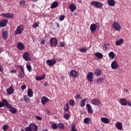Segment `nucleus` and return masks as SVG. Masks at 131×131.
<instances>
[{"label":"nucleus","instance_id":"obj_1","mask_svg":"<svg viewBox=\"0 0 131 131\" xmlns=\"http://www.w3.org/2000/svg\"><path fill=\"white\" fill-rule=\"evenodd\" d=\"M24 30V26L21 25L18 26L15 31V34L17 35V34H21Z\"/></svg>","mask_w":131,"mask_h":131},{"label":"nucleus","instance_id":"obj_2","mask_svg":"<svg viewBox=\"0 0 131 131\" xmlns=\"http://www.w3.org/2000/svg\"><path fill=\"white\" fill-rule=\"evenodd\" d=\"M113 27L117 31H120L121 30V26H120V24L118 22H115L113 24Z\"/></svg>","mask_w":131,"mask_h":131},{"label":"nucleus","instance_id":"obj_3","mask_svg":"<svg viewBox=\"0 0 131 131\" xmlns=\"http://www.w3.org/2000/svg\"><path fill=\"white\" fill-rule=\"evenodd\" d=\"M57 45H58V40H57V38L52 37L50 39L51 47H56Z\"/></svg>","mask_w":131,"mask_h":131},{"label":"nucleus","instance_id":"obj_4","mask_svg":"<svg viewBox=\"0 0 131 131\" xmlns=\"http://www.w3.org/2000/svg\"><path fill=\"white\" fill-rule=\"evenodd\" d=\"M56 61L55 59H52L51 60L48 59L46 61V63L47 64V65L50 67L54 66V65L56 64Z\"/></svg>","mask_w":131,"mask_h":131},{"label":"nucleus","instance_id":"obj_5","mask_svg":"<svg viewBox=\"0 0 131 131\" xmlns=\"http://www.w3.org/2000/svg\"><path fill=\"white\" fill-rule=\"evenodd\" d=\"M94 78V73L90 72L88 73L87 75V79L90 82H93V79Z\"/></svg>","mask_w":131,"mask_h":131},{"label":"nucleus","instance_id":"obj_6","mask_svg":"<svg viewBox=\"0 0 131 131\" xmlns=\"http://www.w3.org/2000/svg\"><path fill=\"white\" fill-rule=\"evenodd\" d=\"M23 57L25 61H31V59H30V54H29L28 52L24 53Z\"/></svg>","mask_w":131,"mask_h":131},{"label":"nucleus","instance_id":"obj_7","mask_svg":"<svg viewBox=\"0 0 131 131\" xmlns=\"http://www.w3.org/2000/svg\"><path fill=\"white\" fill-rule=\"evenodd\" d=\"M91 5L95 6V8H101V7H103V4L99 2L93 1L91 2Z\"/></svg>","mask_w":131,"mask_h":131},{"label":"nucleus","instance_id":"obj_8","mask_svg":"<svg viewBox=\"0 0 131 131\" xmlns=\"http://www.w3.org/2000/svg\"><path fill=\"white\" fill-rule=\"evenodd\" d=\"M9 21L7 19H4L0 20V27H6L8 25Z\"/></svg>","mask_w":131,"mask_h":131},{"label":"nucleus","instance_id":"obj_9","mask_svg":"<svg viewBox=\"0 0 131 131\" xmlns=\"http://www.w3.org/2000/svg\"><path fill=\"white\" fill-rule=\"evenodd\" d=\"M91 103L93 104V105H95L96 106H99V105L101 104V101L100 100L95 98L91 100Z\"/></svg>","mask_w":131,"mask_h":131},{"label":"nucleus","instance_id":"obj_10","mask_svg":"<svg viewBox=\"0 0 131 131\" xmlns=\"http://www.w3.org/2000/svg\"><path fill=\"white\" fill-rule=\"evenodd\" d=\"M17 48L19 51H23L25 49V46L21 42H19L17 44Z\"/></svg>","mask_w":131,"mask_h":131},{"label":"nucleus","instance_id":"obj_11","mask_svg":"<svg viewBox=\"0 0 131 131\" xmlns=\"http://www.w3.org/2000/svg\"><path fill=\"white\" fill-rule=\"evenodd\" d=\"M118 67H119V66H118V63H117V62L116 60H114L111 64V68L112 69H118Z\"/></svg>","mask_w":131,"mask_h":131},{"label":"nucleus","instance_id":"obj_12","mask_svg":"<svg viewBox=\"0 0 131 131\" xmlns=\"http://www.w3.org/2000/svg\"><path fill=\"white\" fill-rule=\"evenodd\" d=\"M70 75H71L72 77L76 78V77H77V76H78V73L76 71L73 70L70 71Z\"/></svg>","mask_w":131,"mask_h":131},{"label":"nucleus","instance_id":"obj_13","mask_svg":"<svg viewBox=\"0 0 131 131\" xmlns=\"http://www.w3.org/2000/svg\"><path fill=\"white\" fill-rule=\"evenodd\" d=\"M2 16L5 17L6 18H10V19H13V18H14V15L10 13H2Z\"/></svg>","mask_w":131,"mask_h":131},{"label":"nucleus","instance_id":"obj_14","mask_svg":"<svg viewBox=\"0 0 131 131\" xmlns=\"http://www.w3.org/2000/svg\"><path fill=\"white\" fill-rule=\"evenodd\" d=\"M97 28H98V27L97 26V25L95 24H93L90 26V30L91 32H95L96 30H97Z\"/></svg>","mask_w":131,"mask_h":131},{"label":"nucleus","instance_id":"obj_15","mask_svg":"<svg viewBox=\"0 0 131 131\" xmlns=\"http://www.w3.org/2000/svg\"><path fill=\"white\" fill-rule=\"evenodd\" d=\"M127 100L125 98H121L120 100V103L122 106H126L127 105Z\"/></svg>","mask_w":131,"mask_h":131},{"label":"nucleus","instance_id":"obj_16","mask_svg":"<svg viewBox=\"0 0 131 131\" xmlns=\"http://www.w3.org/2000/svg\"><path fill=\"white\" fill-rule=\"evenodd\" d=\"M29 126L31 127V129L33 130V131H37V129H38V127L37 125L33 123L30 124Z\"/></svg>","mask_w":131,"mask_h":131},{"label":"nucleus","instance_id":"obj_17","mask_svg":"<svg viewBox=\"0 0 131 131\" xmlns=\"http://www.w3.org/2000/svg\"><path fill=\"white\" fill-rule=\"evenodd\" d=\"M116 127H117L119 130H122V123L117 122L116 123Z\"/></svg>","mask_w":131,"mask_h":131},{"label":"nucleus","instance_id":"obj_18","mask_svg":"<svg viewBox=\"0 0 131 131\" xmlns=\"http://www.w3.org/2000/svg\"><path fill=\"white\" fill-rule=\"evenodd\" d=\"M50 100L47 97H42L41 98V103L42 105H46Z\"/></svg>","mask_w":131,"mask_h":131},{"label":"nucleus","instance_id":"obj_19","mask_svg":"<svg viewBox=\"0 0 131 131\" xmlns=\"http://www.w3.org/2000/svg\"><path fill=\"white\" fill-rule=\"evenodd\" d=\"M86 107L88 108V113H90V114H93V113H94V111H93V109L92 108V106L87 104Z\"/></svg>","mask_w":131,"mask_h":131},{"label":"nucleus","instance_id":"obj_20","mask_svg":"<svg viewBox=\"0 0 131 131\" xmlns=\"http://www.w3.org/2000/svg\"><path fill=\"white\" fill-rule=\"evenodd\" d=\"M69 8L71 10V12H74L76 10V6H75L74 4L72 3L69 5Z\"/></svg>","mask_w":131,"mask_h":131},{"label":"nucleus","instance_id":"obj_21","mask_svg":"<svg viewBox=\"0 0 131 131\" xmlns=\"http://www.w3.org/2000/svg\"><path fill=\"white\" fill-rule=\"evenodd\" d=\"M7 92L8 95H12L15 92V90L12 86H11L9 89H7Z\"/></svg>","mask_w":131,"mask_h":131},{"label":"nucleus","instance_id":"obj_22","mask_svg":"<svg viewBox=\"0 0 131 131\" xmlns=\"http://www.w3.org/2000/svg\"><path fill=\"white\" fill-rule=\"evenodd\" d=\"M107 4L110 7H114L115 6V1L114 0H107Z\"/></svg>","mask_w":131,"mask_h":131},{"label":"nucleus","instance_id":"obj_23","mask_svg":"<svg viewBox=\"0 0 131 131\" xmlns=\"http://www.w3.org/2000/svg\"><path fill=\"white\" fill-rule=\"evenodd\" d=\"M27 95L28 97H30V98H32V97H33V91H32V89H28L27 92Z\"/></svg>","mask_w":131,"mask_h":131},{"label":"nucleus","instance_id":"obj_24","mask_svg":"<svg viewBox=\"0 0 131 131\" xmlns=\"http://www.w3.org/2000/svg\"><path fill=\"white\" fill-rule=\"evenodd\" d=\"M101 121H102V122H103V123H109V119H108V118H105V117H102L101 118Z\"/></svg>","mask_w":131,"mask_h":131},{"label":"nucleus","instance_id":"obj_25","mask_svg":"<svg viewBox=\"0 0 131 131\" xmlns=\"http://www.w3.org/2000/svg\"><path fill=\"white\" fill-rule=\"evenodd\" d=\"M95 56L98 59H102L103 58V54L100 52L95 53Z\"/></svg>","mask_w":131,"mask_h":131},{"label":"nucleus","instance_id":"obj_26","mask_svg":"<svg viewBox=\"0 0 131 131\" xmlns=\"http://www.w3.org/2000/svg\"><path fill=\"white\" fill-rule=\"evenodd\" d=\"M58 6H59V4H58V2H54L51 4V9H55V8H57Z\"/></svg>","mask_w":131,"mask_h":131},{"label":"nucleus","instance_id":"obj_27","mask_svg":"<svg viewBox=\"0 0 131 131\" xmlns=\"http://www.w3.org/2000/svg\"><path fill=\"white\" fill-rule=\"evenodd\" d=\"M63 110L64 112H69V105L66 103L63 106Z\"/></svg>","mask_w":131,"mask_h":131},{"label":"nucleus","instance_id":"obj_28","mask_svg":"<svg viewBox=\"0 0 131 131\" xmlns=\"http://www.w3.org/2000/svg\"><path fill=\"white\" fill-rule=\"evenodd\" d=\"M95 74L97 75V76H100L101 74H102V71L100 69H97L95 70Z\"/></svg>","mask_w":131,"mask_h":131},{"label":"nucleus","instance_id":"obj_29","mask_svg":"<svg viewBox=\"0 0 131 131\" xmlns=\"http://www.w3.org/2000/svg\"><path fill=\"white\" fill-rule=\"evenodd\" d=\"M86 101H88V99H86V98H84L83 100L81 101L80 106L81 107H84V106H85V102H86Z\"/></svg>","mask_w":131,"mask_h":131},{"label":"nucleus","instance_id":"obj_30","mask_svg":"<svg viewBox=\"0 0 131 131\" xmlns=\"http://www.w3.org/2000/svg\"><path fill=\"white\" fill-rule=\"evenodd\" d=\"M124 41L123 39H121L119 40H117L116 42V46H120V45L122 44V42Z\"/></svg>","mask_w":131,"mask_h":131},{"label":"nucleus","instance_id":"obj_31","mask_svg":"<svg viewBox=\"0 0 131 131\" xmlns=\"http://www.w3.org/2000/svg\"><path fill=\"white\" fill-rule=\"evenodd\" d=\"M65 126L62 123H59L57 124V128H59V129H64Z\"/></svg>","mask_w":131,"mask_h":131},{"label":"nucleus","instance_id":"obj_32","mask_svg":"<svg viewBox=\"0 0 131 131\" xmlns=\"http://www.w3.org/2000/svg\"><path fill=\"white\" fill-rule=\"evenodd\" d=\"M8 32L7 31H5L3 33V38H4L5 39H7L8 38Z\"/></svg>","mask_w":131,"mask_h":131},{"label":"nucleus","instance_id":"obj_33","mask_svg":"<svg viewBox=\"0 0 131 131\" xmlns=\"http://www.w3.org/2000/svg\"><path fill=\"white\" fill-rule=\"evenodd\" d=\"M108 57H110L112 59H114L115 57V53L113 52H111L108 53Z\"/></svg>","mask_w":131,"mask_h":131},{"label":"nucleus","instance_id":"obj_34","mask_svg":"<svg viewBox=\"0 0 131 131\" xmlns=\"http://www.w3.org/2000/svg\"><path fill=\"white\" fill-rule=\"evenodd\" d=\"M46 77V76H37L35 77L36 80H42V79H44Z\"/></svg>","mask_w":131,"mask_h":131},{"label":"nucleus","instance_id":"obj_35","mask_svg":"<svg viewBox=\"0 0 131 131\" xmlns=\"http://www.w3.org/2000/svg\"><path fill=\"white\" fill-rule=\"evenodd\" d=\"M10 112H11V113H13V114H15V113L17 112V110L12 106L10 109Z\"/></svg>","mask_w":131,"mask_h":131},{"label":"nucleus","instance_id":"obj_36","mask_svg":"<svg viewBox=\"0 0 131 131\" xmlns=\"http://www.w3.org/2000/svg\"><path fill=\"white\" fill-rule=\"evenodd\" d=\"M24 101H25V102L26 103H28L29 102V101H30V98H28L27 97V95H25L24 96Z\"/></svg>","mask_w":131,"mask_h":131},{"label":"nucleus","instance_id":"obj_37","mask_svg":"<svg viewBox=\"0 0 131 131\" xmlns=\"http://www.w3.org/2000/svg\"><path fill=\"white\" fill-rule=\"evenodd\" d=\"M17 67L18 68H19V69H20V72H25V71H24V67H23V66L18 65L17 66Z\"/></svg>","mask_w":131,"mask_h":131},{"label":"nucleus","instance_id":"obj_38","mask_svg":"<svg viewBox=\"0 0 131 131\" xmlns=\"http://www.w3.org/2000/svg\"><path fill=\"white\" fill-rule=\"evenodd\" d=\"M24 75H25V72H20L18 75V77H19V78H23V77H24Z\"/></svg>","mask_w":131,"mask_h":131},{"label":"nucleus","instance_id":"obj_39","mask_svg":"<svg viewBox=\"0 0 131 131\" xmlns=\"http://www.w3.org/2000/svg\"><path fill=\"white\" fill-rule=\"evenodd\" d=\"M69 103L70 105H71V106H73L75 105V101L74 100H70Z\"/></svg>","mask_w":131,"mask_h":131},{"label":"nucleus","instance_id":"obj_40","mask_svg":"<svg viewBox=\"0 0 131 131\" xmlns=\"http://www.w3.org/2000/svg\"><path fill=\"white\" fill-rule=\"evenodd\" d=\"M63 117L64 119H66V120H68V119L70 118V115L68 114H65L63 116Z\"/></svg>","mask_w":131,"mask_h":131},{"label":"nucleus","instance_id":"obj_41","mask_svg":"<svg viewBox=\"0 0 131 131\" xmlns=\"http://www.w3.org/2000/svg\"><path fill=\"white\" fill-rule=\"evenodd\" d=\"M52 129H57L58 128V125L56 123H53L52 125Z\"/></svg>","mask_w":131,"mask_h":131},{"label":"nucleus","instance_id":"obj_42","mask_svg":"<svg viewBox=\"0 0 131 131\" xmlns=\"http://www.w3.org/2000/svg\"><path fill=\"white\" fill-rule=\"evenodd\" d=\"M26 67L28 71L29 72H31V71L32 70V68H31V66L27 64Z\"/></svg>","mask_w":131,"mask_h":131},{"label":"nucleus","instance_id":"obj_43","mask_svg":"<svg viewBox=\"0 0 131 131\" xmlns=\"http://www.w3.org/2000/svg\"><path fill=\"white\" fill-rule=\"evenodd\" d=\"M91 121V119L89 118H85L84 119V123L88 124L89 123V122Z\"/></svg>","mask_w":131,"mask_h":131},{"label":"nucleus","instance_id":"obj_44","mask_svg":"<svg viewBox=\"0 0 131 131\" xmlns=\"http://www.w3.org/2000/svg\"><path fill=\"white\" fill-rule=\"evenodd\" d=\"M105 79L104 78H99L97 79V82H103Z\"/></svg>","mask_w":131,"mask_h":131},{"label":"nucleus","instance_id":"obj_45","mask_svg":"<svg viewBox=\"0 0 131 131\" xmlns=\"http://www.w3.org/2000/svg\"><path fill=\"white\" fill-rule=\"evenodd\" d=\"M8 103L9 102H8V101H7V100L6 99L2 100V103H3L4 106H6V105H8Z\"/></svg>","mask_w":131,"mask_h":131},{"label":"nucleus","instance_id":"obj_46","mask_svg":"<svg viewBox=\"0 0 131 131\" xmlns=\"http://www.w3.org/2000/svg\"><path fill=\"white\" fill-rule=\"evenodd\" d=\"M9 128V126L8 125H4L3 126V129L4 131H6Z\"/></svg>","mask_w":131,"mask_h":131},{"label":"nucleus","instance_id":"obj_47","mask_svg":"<svg viewBox=\"0 0 131 131\" xmlns=\"http://www.w3.org/2000/svg\"><path fill=\"white\" fill-rule=\"evenodd\" d=\"M20 6H21V7H24V6H25V1H21L20 2Z\"/></svg>","mask_w":131,"mask_h":131},{"label":"nucleus","instance_id":"obj_48","mask_svg":"<svg viewBox=\"0 0 131 131\" xmlns=\"http://www.w3.org/2000/svg\"><path fill=\"white\" fill-rule=\"evenodd\" d=\"M79 52L81 53H86V49L85 48H82L79 50Z\"/></svg>","mask_w":131,"mask_h":131},{"label":"nucleus","instance_id":"obj_49","mask_svg":"<svg viewBox=\"0 0 131 131\" xmlns=\"http://www.w3.org/2000/svg\"><path fill=\"white\" fill-rule=\"evenodd\" d=\"M65 19V16L64 15H60L59 16V21H63Z\"/></svg>","mask_w":131,"mask_h":131},{"label":"nucleus","instance_id":"obj_50","mask_svg":"<svg viewBox=\"0 0 131 131\" xmlns=\"http://www.w3.org/2000/svg\"><path fill=\"white\" fill-rule=\"evenodd\" d=\"M59 45L61 48H64L65 47V43L63 42H60Z\"/></svg>","mask_w":131,"mask_h":131},{"label":"nucleus","instance_id":"obj_51","mask_svg":"<svg viewBox=\"0 0 131 131\" xmlns=\"http://www.w3.org/2000/svg\"><path fill=\"white\" fill-rule=\"evenodd\" d=\"M25 131H32V129L30 126H28L26 128Z\"/></svg>","mask_w":131,"mask_h":131},{"label":"nucleus","instance_id":"obj_52","mask_svg":"<svg viewBox=\"0 0 131 131\" xmlns=\"http://www.w3.org/2000/svg\"><path fill=\"white\" fill-rule=\"evenodd\" d=\"M35 117L37 120H41V119H42V118H41V117L40 116H35Z\"/></svg>","mask_w":131,"mask_h":131},{"label":"nucleus","instance_id":"obj_53","mask_svg":"<svg viewBox=\"0 0 131 131\" xmlns=\"http://www.w3.org/2000/svg\"><path fill=\"white\" fill-rule=\"evenodd\" d=\"M21 89L23 91H24V90H25V89H26V85H22L20 87Z\"/></svg>","mask_w":131,"mask_h":131},{"label":"nucleus","instance_id":"obj_54","mask_svg":"<svg viewBox=\"0 0 131 131\" xmlns=\"http://www.w3.org/2000/svg\"><path fill=\"white\" fill-rule=\"evenodd\" d=\"M75 98V99H77V100H78L79 99H80V95L78 94V95H76Z\"/></svg>","mask_w":131,"mask_h":131},{"label":"nucleus","instance_id":"obj_55","mask_svg":"<svg viewBox=\"0 0 131 131\" xmlns=\"http://www.w3.org/2000/svg\"><path fill=\"white\" fill-rule=\"evenodd\" d=\"M5 106H6L7 108H10V109H11V108H12V105H11V104L7 103V104H6Z\"/></svg>","mask_w":131,"mask_h":131},{"label":"nucleus","instance_id":"obj_56","mask_svg":"<svg viewBox=\"0 0 131 131\" xmlns=\"http://www.w3.org/2000/svg\"><path fill=\"white\" fill-rule=\"evenodd\" d=\"M33 27H34V28H36V27H38V24L35 23L33 25Z\"/></svg>","mask_w":131,"mask_h":131},{"label":"nucleus","instance_id":"obj_57","mask_svg":"<svg viewBox=\"0 0 131 131\" xmlns=\"http://www.w3.org/2000/svg\"><path fill=\"white\" fill-rule=\"evenodd\" d=\"M3 66H2L1 64H0V72H3Z\"/></svg>","mask_w":131,"mask_h":131},{"label":"nucleus","instance_id":"obj_58","mask_svg":"<svg viewBox=\"0 0 131 131\" xmlns=\"http://www.w3.org/2000/svg\"><path fill=\"white\" fill-rule=\"evenodd\" d=\"M103 49L104 50V51H107V50H108V47H106V46L104 45Z\"/></svg>","mask_w":131,"mask_h":131},{"label":"nucleus","instance_id":"obj_59","mask_svg":"<svg viewBox=\"0 0 131 131\" xmlns=\"http://www.w3.org/2000/svg\"><path fill=\"white\" fill-rule=\"evenodd\" d=\"M127 105H128V106H129L130 107H131V102L129 101H128Z\"/></svg>","mask_w":131,"mask_h":131},{"label":"nucleus","instance_id":"obj_60","mask_svg":"<svg viewBox=\"0 0 131 131\" xmlns=\"http://www.w3.org/2000/svg\"><path fill=\"white\" fill-rule=\"evenodd\" d=\"M4 103L2 102H0V108H2V107H4Z\"/></svg>","mask_w":131,"mask_h":131},{"label":"nucleus","instance_id":"obj_61","mask_svg":"<svg viewBox=\"0 0 131 131\" xmlns=\"http://www.w3.org/2000/svg\"><path fill=\"white\" fill-rule=\"evenodd\" d=\"M17 73V70H14L11 71V73Z\"/></svg>","mask_w":131,"mask_h":131},{"label":"nucleus","instance_id":"obj_62","mask_svg":"<svg viewBox=\"0 0 131 131\" xmlns=\"http://www.w3.org/2000/svg\"><path fill=\"white\" fill-rule=\"evenodd\" d=\"M45 42H46V41H45V40H42L41 41V45H45Z\"/></svg>","mask_w":131,"mask_h":131},{"label":"nucleus","instance_id":"obj_63","mask_svg":"<svg viewBox=\"0 0 131 131\" xmlns=\"http://www.w3.org/2000/svg\"><path fill=\"white\" fill-rule=\"evenodd\" d=\"M106 48H107V49H109V46H110V44H107V45H104Z\"/></svg>","mask_w":131,"mask_h":131},{"label":"nucleus","instance_id":"obj_64","mask_svg":"<svg viewBox=\"0 0 131 131\" xmlns=\"http://www.w3.org/2000/svg\"><path fill=\"white\" fill-rule=\"evenodd\" d=\"M124 92H125V93H128V90L127 89H124Z\"/></svg>","mask_w":131,"mask_h":131}]
</instances>
